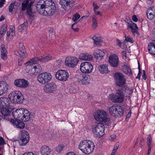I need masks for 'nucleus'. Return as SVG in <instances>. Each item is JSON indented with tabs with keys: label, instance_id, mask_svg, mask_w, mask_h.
<instances>
[{
	"label": "nucleus",
	"instance_id": "obj_14",
	"mask_svg": "<svg viewBox=\"0 0 155 155\" xmlns=\"http://www.w3.org/2000/svg\"><path fill=\"white\" fill-rule=\"evenodd\" d=\"M55 77L57 79L61 81H65L69 77V74L67 70H60L56 72Z\"/></svg>",
	"mask_w": 155,
	"mask_h": 155
},
{
	"label": "nucleus",
	"instance_id": "obj_62",
	"mask_svg": "<svg viewBox=\"0 0 155 155\" xmlns=\"http://www.w3.org/2000/svg\"><path fill=\"white\" fill-rule=\"evenodd\" d=\"M131 31H132L133 33L135 34L137 33V31L136 30V29L134 28H131Z\"/></svg>",
	"mask_w": 155,
	"mask_h": 155
},
{
	"label": "nucleus",
	"instance_id": "obj_46",
	"mask_svg": "<svg viewBox=\"0 0 155 155\" xmlns=\"http://www.w3.org/2000/svg\"><path fill=\"white\" fill-rule=\"evenodd\" d=\"M124 113V110L122 108V107H119V109L117 110V114H118L120 116L122 115Z\"/></svg>",
	"mask_w": 155,
	"mask_h": 155
},
{
	"label": "nucleus",
	"instance_id": "obj_49",
	"mask_svg": "<svg viewBox=\"0 0 155 155\" xmlns=\"http://www.w3.org/2000/svg\"><path fill=\"white\" fill-rule=\"evenodd\" d=\"M15 3H12L11 4L9 8V11L10 12H12L13 9L14 8Z\"/></svg>",
	"mask_w": 155,
	"mask_h": 155
},
{
	"label": "nucleus",
	"instance_id": "obj_1",
	"mask_svg": "<svg viewBox=\"0 0 155 155\" xmlns=\"http://www.w3.org/2000/svg\"><path fill=\"white\" fill-rule=\"evenodd\" d=\"M36 7L40 14L45 16H51L55 12V4L52 0H39Z\"/></svg>",
	"mask_w": 155,
	"mask_h": 155
},
{
	"label": "nucleus",
	"instance_id": "obj_51",
	"mask_svg": "<svg viewBox=\"0 0 155 155\" xmlns=\"http://www.w3.org/2000/svg\"><path fill=\"white\" fill-rule=\"evenodd\" d=\"M119 147V143L118 142L115 145V146L114 147L113 150V151H114L116 152L117 149Z\"/></svg>",
	"mask_w": 155,
	"mask_h": 155
},
{
	"label": "nucleus",
	"instance_id": "obj_11",
	"mask_svg": "<svg viewBox=\"0 0 155 155\" xmlns=\"http://www.w3.org/2000/svg\"><path fill=\"white\" fill-rule=\"evenodd\" d=\"M115 84L119 87H122L126 84V79L124 76L121 73L117 72L114 75Z\"/></svg>",
	"mask_w": 155,
	"mask_h": 155
},
{
	"label": "nucleus",
	"instance_id": "obj_47",
	"mask_svg": "<svg viewBox=\"0 0 155 155\" xmlns=\"http://www.w3.org/2000/svg\"><path fill=\"white\" fill-rule=\"evenodd\" d=\"M138 68L139 69V73L137 75V76L136 77V78H138L139 80L140 79V78L141 76V70L140 69V65L139 63H138Z\"/></svg>",
	"mask_w": 155,
	"mask_h": 155
},
{
	"label": "nucleus",
	"instance_id": "obj_9",
	"mask_svg": "<svg viewBox=\"0 0 155 155\" xmlns=\"http://www.w3.org/2000/svg\"><path fill=\"white\" fill-rule=\"evenodd\" d=\"M104 125L101 123H99L97 125H93L92 127L93 133L98 137H101L104 135Z\"/></svg>",
	"mask_w": 155,
	"mask_h": 155
},
{
	"label": "nucleus",
	"instance_id": "obj_17",
	"mask_svg": "<svg viewBox=\"0 0 155 155\" xmlns=\"http://www.w3.org/2000/svg\"><path fill=\"white\" fill-rule=\"evenodd\" d=\"M78 61V59L75 57H68L66 58L65 63L68 66L73 67L77 65Z\"/></svg>",
	"mask_w": 155,
	"mask_h": 155
},
{
	"label": "nucleus",
	"instance_id": "obj_6",
	"mask_svg": "<svg viewBox=\"0 0 155 155\" xmlns=\"http://www.w3.org/2000/svg\"><path fill=\"white\" fill-rule=\"evenodd\" d=\"M10 101L13 103H22L24 97L21 93L18 91H15L11 93L8 96Z\"/></svg>",
	"mask_w": 155,
	"mask_h": 155
},
{
	"label": "nucleus",
	"instance_id": "obj_4",
	"mask_svg": "<svg viewBox=\"0 0 155 155\" xmlns=\"http://www.w3.org/2000/svg\"><path fill=\"white\" fill-rule=\"evenodd\" d=\"M79 149L85 154L91 153L94 149V145L93 142L84 140L81 142L79 144Z\"/></svg>",
	"mask_w": 155,
	"mask_h": 155
},
{
	"label": "nucleus",
	"instance_id": "obj_5",
	"mask_svg": "<svg viewBox=\"0 0 155 155\" xmlns=\"http://www.w3.org/2000/svg\"><path fill=\"white\" fill-rule=\"evenodd\" d=\"M95 119L97 121H103L105 123H109L110 119L107 117L106 112L103 110H99L96 111L94 115Z\"/></svg>",
	"mask_w": 155,
	"mask_h": 155
},
{
	"label": "nucleus",
	"instance_id": "obj_22",
	"mask_svg": "<svg viewBox=\"0 0 155 155\" xmlns=\"http://www.w3.org/2000/svg\"><path fill=\"white\" fill-rule=\"evenodd\" d=\"M23 121L21 120H15V121L13 119H11L10 122L16 125L17 128L20 129H23L25 127V124Z\"/></svg>",
	"mask_w": 155,
	"mask_h": 155
},
{
	"label": "nucleus",
	"instance_id": "obj_19",
	"mask_svg": "<svg viewBox=\"0 0 155 155\" xmlns=\"http://www.w3.org/2000/svg\"><path fill=\"white\" fill-rule=\"evenodd\" d=\"M109 62L111 66L116 67L118 65V57L115 54H111L109 57Z\"/></svg>",
	"mask_w": 155,
	"mask_h": 155
},
{
	"label": "nucleus",
	"instance_id": "obj_59",
	"mask_svg": "<svg viewBox=\"0 0 155 155\" xmlns=\"http://www.w3.org/2000/svg\"><path fill=\"white\" fill-rule=\"evenodd\" d=\"M10 29L11 30V32L12 33L15 30V26L14 25L10 26Z\"/></svg>",
	"mask_w": 155,
	"mask_h": 155
},
{
	"label": "nucleus",
	"instance_id": "obj_28",
	"mask_svg": "<svg viewBox=\"0 0 155 155\" xmlns=\"http://www.w3.org/2000/svg\"><path fill=\"white\" fill-rule=\"evenodd\" d=\"M79 58L81 60L87 61L92 60L93 58L91 55L87 53L81 54L79 55Z\"/></svg>",
	"mask_w": 155,
	"mask_h": 155
},
{
	"label": "nucleus",
	"instance_id": "obj_53",
	"mask_svg": "<svg viewBox=\"0 0 155 155\" xmlns=\"http://www.w3.org/2000/svg\"><path fill=\"white\" fill-rule=\"evenodd\" d=\"M13 144L14 146L15 147L17 146L18 144L20 145V140H13Z\"/></svg>",
	"mask_w": 155,
	"mask_h": 155
},
{
	"label": "nucleus",
	"instance_id": "obj_29",
	"mask_svg": "<svg viewBox=\"0 0 155 155\" xmlns=\"http://www.w3.org/2000/svg\"><path fill=\"white\" fill-rule=\"evenodd\" d=\"M41 153L43 155H50L51 150L46 146H44L41 149Z\"/></svg>",
	"mask_w": 155,
	"mask_h": 155
},
{
	"label": "nucleus",
	"instance_id": "obj_57",
	"mask_svg": "<svg viewBox=\"0 0 155 155\" xmlns=\"http://www.w3.org/2000/svg\"><path fill=\"white\" fill-rule=\"evenodd\" d=\"M116 137L115 135L113 134L110 136V138H109L110 140L113 141L116 139Z\"/></svg>",
	"mask_w": 155,
	"mask_h": 155
},
{
	"label": "nucleus",
	"instance_id": "obj_32",
	"mask_svg": "<svg viewBox=\"0 0 155 155\" xmlns=\"http://www.w3.org/2000/svg\"><path fill=\"white\" fill-rule=\"evenodd\" d=\"M28 25V23L27 22L25 21L23 24H21L18 26V30L19 32H21L25 28H26Z\"/></svg>",
	"mask_w": 155,
	"mask_h": 155
},
{
	"label": "nucleus",
	"instance_id": "obj_55",
	"mask_svg": "<svg viewBox=\"0 0 155 155\" xmlns=\"http://www.w3.org/2000/svg\"><path fill=\"white\" fill-rule=\"evenodd\" d=\"M77 23V22H75L72 25H71V28L72 29H73L75 31V32H77L78 31V28H73V26L76 25Z\"/></svg>",
	"mask_w": 155,
	"mask_h": 155
},
{
	"label": "nucleus",
	"instance_id": "obj_44",
	"mask_svg": "<svg viewBox=\"0 0 155 155\" xmlns=\"http://www.w3.org/2000/svg\"><path fill=\"white\" fill-rule=\"evenodd\" d=\"M80 17V15L78 13H76L72 18V20L74 21H77Z\"/></svg>",
	"mask_w": 155,
	"mask_h": 155
},
{
	"label": "nucleus",
	"instance_id": "obj_63",
	"mask_svg": "<svg viewBox=\"0 0 155 155\" xmlns=\"http://www.w3.org/2000/svg\"><path fill=\"white\" fill-rule=\"evenodd\" d=\"M6 29H5L3 28H1V29L0 33H2V34H4L5 33Z\"/></svg>",
	"mask_w": 155,
	"mask_h": 155
},
{
	"label": "nucleus",
	"instance_id": "obj_25",
	"mask_svg": "<svg viewBox=\"0 0 155 155\" xmlns=\"http://www.w3.org/2000/svg\"><path fill=\"white\" fill-rule=\"evenodd\" d=\"M120 106L119 105H114L109 108V114L111 115L115 116L117 115V110Z\"/></svg>",
	"mask_w": 155,
	"mask_h": 155
},
{
	"label": "nucleus",
	"instance_id": "obj_61",
	"mask_svg": "<svg viewBox=\"0 0 155 155\" xmlns=\"http://www.w3.org/2000/svg\"><path fill=\"white\" fill-rule=\"evenodd\" d=\"M5 2V0H0V8H1L3 6Z\"/></svg>",
	"mask_w": 155,
	"mask_h": 155
},
{
	"label": "nucleus",
	"instance_id": "obj_48",
	"mask_svg": "<svg viewBox=\"0 0 155 155\" xmlns=\"http://www.w3.org/2000/svg\"><path fill=\"white\" fill-rule=\"evenodd\" d=\"M125 40L129 42L132 43H133L134 42V41L133 40V39L129 36L127 37L125 35Z\"/></svg>",
	"mask_w": 155,
	"mask_h": 155
},
{
	"label": "nucleus",
	"instance_id": "obj_2",
	"mask_svg": "<svg viewBox=\"0 0 155 155\" xmlns=\"http://www.w3.org/2000/svg\"><path fill=\"white\" fill-rule=\"evenodd\" d=\"M52 56L50 54L46 55L35 57L31 59L29 61L26 62L25 64L27 66V72L30 75H36L34 65L38 62H45L52 59Z\"/></svg>",
	"mask_w": 155,
	"mask_h": 155
},
{
	"label": "nucleus",
	"instance_id": "obj_12",
	"mask_svg": "<svg viewBox=\"0 0 155 155\" xmlns=\"http://www.w3.org/2000/svg\"><path fill=\"white\" fill-rule=\"evenodd\" d=\"M75 78L80 84L86 85L90 82L91 79L89 75L83 73L77 74L76 75Z\"/></svg>",
	"mask_w": 155,
	"mask_h": 155
},
{
	"label": "nucleus",
	"instance_id": "obj_23",
	"mask_svg": "<svg viewBox=\"0 0 155 155\" xmlns=\"http://www.w3.org/2000/svg\"><path fill=\"white\" fill-rule=\"evenodd\" d=\"M1 107H7L9 106H12L10 105V101L9 99L6 97H2L0 98Z\"/></svg>",
	"mask_w": 155,
	"mask_h": 155
},
{
	"label": "nucleus",
	"instance_id": "obj_18",
	"mask_svg": "<svg viewBox=\"0 0 155 155\" xmlns=\"http://www.w3.org/2000/svg\"><path fill=\"white\" fill-rule=\"evenodd\" d=\"M29 1L28 0H26L22 3L21 10L23 11H24L26 9L27 10L28 14L30 16H32V13L31 10V5L30 3L28 4Z\"/></svg>",
	"mask_w": 155,
	"mask_h": 155
},
{
	"label": "nucleus",
	"instance_id": "obj_26",
	"mask_svg": "<svg viewBox=\"0 0 155 155\" xmlns=\"http://www.w3.org/2000/svg\"><path fill=\"white\" fill-rule=\"evenodd\" d=\"M105 55V53L104 51L99 50L95 54V58L96 59V61L100 62L103 58Z\"/></svg>",
	"mask_w": 155,
	"mask_h": 155
},
{
	"label": "nucleus",
	"instance_id": "obj_10",
	"mask_svg": "<svg viewBox=\"0 0 155 155\" xmlns=\"http://www.w3.org/2000/svg\"><path fill=\"white\" fill-rule=\"evenodd\" d=\"M52 78V76L50 73L45 72L38 75V80L40 83L45 84L50 81Z\"/></svg>",
	"mask_w": 155,
	"mask_h": 155
},
{
	"label": "nucleus",
	"instance_id": "obj_21",
	"mask_svg": "<svg viewBox=\"0 0 155 155\" xmlns=\"http://www.w3.org/2000/svg\"><path fill=\"white\" fill-rule=\"evenodd\" d=\"M8 89V84L5 81L0 82V96L6 93Z\"/></svg>",
	"mask_w": 155,
	"mask_h": 155
},
{
	"label": "nucleus",
	"instance_id": "obj_60",
	"mask_svg": "<svg viewBox=\"0 0 155 155\" xmlns=\"http://www.w3.org/2000/svg\"><path fill=\"white\" fill-rule=\"evenodd\" d=\"M132 20L134 22H137L138 21L137 18L135 15H134L132 17Z\"/></svg>",
	"mask_w": 155,
	"mask_h": 155
},
{
	"label": "nucleus",
	"instance_id": "obj_8",
	"mask_svg": "<svg viewBox=\"0 0 155 155\" xmlns=\"http://www.w3.org/2000/svg\"><path fill=\"white\" fill-rule=\"evenodd\" d=\"M12 110L13 108L12 106L2 108L1 110V114L0 115V119H3L10 121L11 119H12L10 117V115Z\"/></svg>",
	"mask_w": 155,
	"mask_h": 155
},
{
	"label": "nucleus",
	"instance_id": "obj_36",
	"mask_svg": "<svg viewBox=\"0 0 155 155\" xmlns=\"http://www.w3.org/2000/svg\"><path fill=\"white\" fill-rule=\"evenodd\" d=\"M123 89L125 91V93L129 94H130L133 93L132 89L130 88L126 85L124 86Z\"/></svg>",
	"mask_w": 155,
	"mask_h": 155
},
{
	"label": "nucleus",
	"instance_id": "obj_24",
	"mask_svg": "<svg viewBox=\"0 0 155 155\" xmlns=\"http://www.w3.org/2000/svg\"><path fill=\"white\" fill-rule=\"evenodd\" d=\"M74 2V0H64V2L61 4L64 10H68L72 6Z\"/></svg>",
	"mask_w": 155,
	"mask_h": 155
},
{
	"label": "nucleus",
	"instance_id": "obj_37",
	"mask_svg": "<svg viewBox=\"0 0 155 155\" xmlns=\"http://www.w3.org/2000/svg\"><path fill=\"white\" fill-rule=\"evenodd\" d=\"M122 70L126 74L130 72L132 74L131 70L127 65H124L122 67Z\"/></svg>",
	"mask_w": 155,
	"mask_h": 155
},
{
	"label": "nucleus",
	"instance_id": "obj_56",
	"mask_svg": "<svg viewBox=\"0 0 155 155\" xmlns=\"http://www.w3.org/2000/svg\"><path fill=\"white\" fill-rule=\"evenodd\" d=\"M117 44L118 45L119 47H121L122 45V42L119 39H116Z\"/></svg>",
	"mask_w": 155,
	"mask_h": 155
},
{
	"label": "nucleus",
	"instance_id": "obj_40",
	"mask_svg": "<svg viewBox=\"0 0 155 155\" xmlns=\"http://www.w3.org/2000/svg\"><path fill=\"white\" fill-rule=\"evenodd\" d=\"M127 26L128 27H129L130 28H134L135 27L137 29H138V27L136 24L133 22L132 21H131L130 23H128Z\"/></svg>",
	"mask_w": 155,
	"mask_h": 155
},
{
	"label": "nucleus",
	"instance_id": "obj_42",
	"mask_svg": "<svg viewBox=\"0 0 155 155\" xmlns=\"http://www.w3.org/2000/svg\"><path fill=\"white\" fill-rule=\"evenodd\" d=\"M146 14L148 18L150 20L153 19L155 17V16L153 15H154L151 13V12H148V11L146 12Z\"/></svg>",
	"mask_w": 155,
	"mask_h": 155
},
{
	"label": "nucleus",
	"instance_id": "obj_52",
	"mask_svg": "<svg viewBox=\"0 0 155 155\" xmlns=\"http://www.w3.org/2000/svg\"><path fill=\"white\" fill-rule=\"evenodd\" d=\"M119 147V143L118 142L115 145V146L114 147L113 150V151H114L116 152L117 149Z\"/></svg>",
	"mask_w": 155,
	"mask_h": 155
},
{
	"label": "nucleus",
	"instance_id": "obj_38",
	"mask_svg": "<svg viewBox=\"0 0 155 155\" xmlns=\"http://www.w3.org/2000/svg\"><path fill=\"white\" fill-rule=\"evenodd\" d=\"M25 52V50L20 49L19 51H15V54L16 55L18 56H23L24 55Z\"/></svg>",
	"mask_w": 155,
	"mask_h": 155
},
{
	"label": "nucleus",
	"instance_id": "obj_30",
	"mask_svg": "<svg viewBox=\"0 0 155 155\" xmlns=\"http://www.w3.org/2000/svg\"><path fill=\"white\" fill-rule=\"evenodd\" d=\"M98 68L99 70L101 73L104 74L108 73L107 66L106 64L100 65Z\"/></svg>",
	"mask_w": 155,
	"mask_h": 155
},
{
	"label": "nucleus",
	"instance_id": "obj_31",
	"mask_svg": "<svg viewBox=\"0 0 155 155\" xmlns=\"http://www.w3.org/2000/svg\"><path fill=\"white\" fill-rule=\"evenodd\" d=\"M148 50L150 54H155V48L153 46V43H150L148 44Z\"/></svg>",
	"mask_w": 155,
	"mask_h": 155
},
{
	"label": "nucleus",
	"instance_id": "obj_41",
	"mask_svg": "<svg viewBox=\"0 0 155 155\" xmlns=\"http://www.w3.org/2000/svg\"><path fill=\"white\" fill-rule=\"evenodd\" d=\"M64 147V146L63 145H59L56 147V151L58 153H60L61 152Z\"/></svg>",
	"mask_w": 155,
	"mask_h": 155
},
{
	"label": "nucleus",
	"instance_id": "obj_43",
	"mask_svg": "<svg viewBox=\"0 0 155 155\" xmlns=\"http://www.w3.org/2000/svg\"><path fill=\"white\" fill-rule=\"evenodd\" d=\"M151 135L149 134L147 138V144L148 146H151Z\"/></svg>",
	"mask_w": 155,
	"mask_h": 155
},
{
	"label": "nucleus",
	"instance_id": "obj_58",
	"mask_svg": "<svg viewBox=\"0 0 155 155\" xmlns=\"http://www.w3.org/2000/svg\"><path fill=\"white\" fill-rule=\"evenodd\" d=\"M19 49H21L22 50H25V48L22 43H20L19 45Z\"/></svg>",
	"mask_w": 155,
	"mask_h": 155
},
{
	"label": "nucleus",
	"instance_id": "obj_16",
	"mask_svg": "<svg viewBox=\"0 0 155 155\" xmlns=\"http://www.w3.org/2000/svg\"><path fill=\"white\" fill-rule=\"evenodd\" d=\"M57 89L56 84L53 82H51L46 84L44 87V90L47 93H54Z\"/></svg>",
	"mask_w": 155,
	"mask_h": 155
},
{
	"label": "nucleus",
	"instance_id": "obj_13",
	"mask_svg": "<svg viewBox=\"0 0 155 155\" xmlns=\"http://www.w3.org/2000/svg\"><path fill=\"white\" fill-rule=\"evenodd\" d=\"M20 145L24 146L28 143L29 140L28 133L25 130H21L19 134Z\"/></svg>",
	"mask_w": 155,
	"mask_h": 155
},
{
	"label": "nucleus",
	"instance_id": "obj_35",
	"mask_svg": "<svg viewBox=\"0 0 155 155\" xmlns=\"http://www.w3.org/2000/svg\"><path fill=\"white\" fill-rule=\"evenodd\" d=\"M97 18L95 15H93L92 17V27L93 28L95 29L97 26Z\"/></svg>",
	"mask_w": 155,
	"mask_h": 155
},
{
	"label": "nucleus",
	"instance_id": "obj_34",
	"mask_svg": "<svg viewBox=\"0 0 155 155\" xmlns=\"http://www.w3.org/2000/svg\"><path fill=\"white\" fill-rule=\"evenodd\" d=\"M92 39L94 41V46H96L97 45H101V39L99 37L97 38L94 36L93 37Z\"/></svg>",
	"mask_w": 155,
	"mask_h": 155
},
{
	"label": "nucleus",
	"instance_id": "obj_33",
	"mask_svg": "<svg viewBox=\"0 0 155 155\" xmlns=\"http://www.w3.org/2000/svg\"><path fill=\"white\" fill-rule=\"evenodd\" d=\"M1 52L2 58L3 59H4L6 54L7 53V51L6 49L5 48V46L4 45H2L1 46Z\"/></svg>",
	"mask_w": 155,
	"mask_h": 155
},
{
	"label": "nucleus",
	"instance_id": "obj_15",
	"mask_svg": "<svg viewBox=\"0 0 155 155\" xmlns=\"http://www.w3.org/2000/svg\"><path fill=\"white\" fill-rule=\"evenodd\" d=\"M93 68V65L90 62H85L81 63L80 69L82 72L89 73L92 72Z\"/></svg>",
	"mask_w": 155,
	"mask_h": 155
},
{
	"label": "nucleus",
	"instance_id": "obj_64",
	"mask_svg": "<svg viewBox=\"0 0 155 155\" xmlns=\"http://www.w3.org/2000/svg\"><path fill=\"white\" fill-rule=\"evenodd\" d=\"M143 71V78L144 80H145L147 78L146 75L145 74V72L144 70Z\"/></svg>",
	"mask_w": 155,
	"mask_h": 155
},
{
	"label": "nucleus",
	"instance_id": "obj_27",
	"mask_svg": "<svg viewBox=\"0 0 155 155\" xmlns=\"http://www.w3.org/2000/svg\"><path fill=\"white\" fill-rule=\"evenodd\" d=\"M105 55V53L104 51L99 50L95 54V58L96 59V61L100 62L103 58Z\"/></svg>",
	"mask_w": 155,
	"mask_h": 155
},
{
	"label": "nucleus",
	"instance_id": "obj_20",
	"mask_svg": "<svg viewBox=\"0 0 155 155\" xmlns=\"http://www.w3.org/2000/svg\"><path fill=\"white\" fill-rule=\"evenodd\" d=\"M15 85L18 87L25 88L28 84V81L24 79H17L14 81Z\"/></svg>",
	"mask_w": 155,
	"mask_h": 155
},
{
	"label": "nucleus",
	"instance_id": "obj_7",
	"mask_svg": "<svg viewBox=\"0 0 155 155\" xmlns=\"http://www.w3.org/2000/svg\"><path fill=\"white\" fill-rule=\"evenodd\" d=\"M109 99L115 103H121L124 100V94L122 91L120 90H116V94H112L110 95Z\"/></svg>",
	"mask_w": 155,
	"mask_h": 155
},
{
	"label": "nucleus",
	"instance_id": "obj_50",
	"mask_svg": "<svg viewBox=\"0 0 155 155\" xmlns=\"http://www.w3.org/2000/svg\"><path fill=\"white\" fill-rule=\"evenodd\" d=\"M5 144V140L3 138L1 137H0V145H3Z\"/></svg>",
	"mask_w": 155,
	"mask_h": 155
},
{
	"label": "nucleus",
	"instance_id": "obj_45",
	"mask_svg": "<svg viewBox=\"0 0 155 155\" xmlns=\"http://www.w3.org/2000/svg\"><path fill=\"white\" fill-rule=\"evenodd\" d=\"M147 11L148 12H151V13L154 15H153L155 16V7L153 6L150 8Z\"/></svg>",
	"mask_w": 155,
	"mask_h": 155
},
{
	"label": "nucleus",
	"instance_id": "obj_39",
	"mask_svg": "<svg viewBox=\"0 0 155 155\" xmlns=\"http://www.w3.org/2000/svg\"><path fill=\"white\" fill-rule=\"evenodd\" d=\"M35 67V72L36 75L37 73H39L41 71L42 68L39 64H37V65H35V64L34 65Z\"/></svg>",
	"mask_w": 155,
	"mask_h": 155
},
{
	"label": "nucleus",
	"instance_id": "obj_54",
	"mask_svg": "<svg viewBox=\"0 0 155 155\" xmlns=\"http://www.w3.org/2000/svg\"><path fill=\"white\" fill-rule=\"evenodd\" d=\"M93 5L94 7V11L97 10L99 8V6L97 4H95L94 2L93 3Z\"/></svg>",
	"mask_w": 155,
	"mask_h": 155
},
{
	"label": "nucleus",
	"instance_id": "obj_3",
	"mask_svg": "<svg viewBox=\"0 0 155 155\" xmlns=\"http://www.w3.org/2000/svg\"><path fill=\"white\" fill-rule=\"evenodd\" d=\"M12 115L15 120L28 121L30 119V113L26 109H18L12 112Z\"/></svg>",
	"mask_w": 155,
	"mask_h": 155
}]
</instances>
